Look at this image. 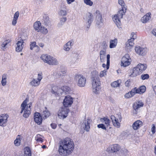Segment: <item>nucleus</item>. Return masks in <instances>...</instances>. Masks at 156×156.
I'll return each instance as SVG.
<instances>
[{"label": "nucleus", "instance_id": "obj_2", "mask_svg": "<svg viewBox=\"0 0 156 156\" xmlns=\"http://www.w3.org/2000/svg\"><path fill=\"white\" fill-rule=\"evenodd\" d=\"M92 88L94 94H98L100 93L101 90V82L98 76L92 78Z\"/></svg>", "mask_w": 156, "mask_h": 156}, {"label": "nucleus", "instance_id": "obj_9", "mask_svg": "<svg viewBox=\"0 0 156 156\" xmlns=\"http://www.w3.org/2000/svg\"><path fill=\"white\" fill-rule=\"evenodd\" d=\"M75 79L78 80V85L80 87L84 86L86 82V79L80 75H76L75 76Z\"/></svg>", "mask_w": 156, "mask_h": 156}, {"label": "nucleus", "instance_id": "obj_17", "mask_svg": "<svg viewBox=\"0 0 156 156\" xmlns=\"http://www.w3.org/2000/svg\"><path fill=\"white\" fill-rule=\"evenodd\" d=\"M119 146L116 144L111 145L108 148V149L112 152H117L119 150Z\"/></svg>", "mask_w": 156, "mask_h": 156}, {"label": "nucleus", "instance_id": "obj_41", "mask_svg": "<svg viewBox=\"0 0 156 156\" xmlns=\"http://www.w3.org/2000/svg\"><path fill=\"white\" fill-rule=\"evenodd\" d=\"M62 90V93L64 92L65 93L68 92L70 90V88L68 86H63L61 88Z\"/></svg>", "mask_w": 156, "mask_h": 156}, {"label": "nucleus", "instance_id": "obj_62", "mask_svg": "<svg viewBox=\"0 0 156 156\" xmlns=\"http://www.w3.org/2000/svg\"><path fill=\"white\" fill-rule=\"evenodd\" d=\"M61 73H60V75H64L66 74V71L65 70H62L60 72Z\"/></svg>", "mask_w": 156, "mask_h": 156}, {"label": "nucleus", "instance_id": "obj_29", "mask_svg": "<svg viewBox=\"0 0 156 156\" xmlns=\"http://www.w3.org/2000/svg\"><path fill=\"white\" fill-rule=\"evenodd\" d=\"M151 13L149 12L143 16L141 19V21L143 23H146L151 18L150 15Z\"/></svg>", "mask_w": 156, "mask_h": 156}, {"label": "nucleus", "instance_id": "obj_49", "mask_svg": "<svg viewBox=\"0 0 156 156\" xmlns=\"http://www.w3.org/2000/svg\"><path fill=\"white\" fill-rule=\"evenodd\" d=\"M125 98H129L133 97V96L131 93L130 91L126 94L124 96Z\"/></svg>", "mask_w": 156, "mask_h": 156}, {"label": "nucleus", "instance_id": "obj_8", "mask_svg": "<svg viewBox=\"0 0 156 156\" xmlns=\"http://www.w3.org/2000/svg\"><path fill=\"white\" fill-rule=\"evenodd\" d=\"M131 60L129 54H126L122 57L121 60V66L126 67L129 65Z\"/></svg>", "mask_w": 156, "mask_h": 156}, {"label": "nucleus", "instance_id": "obj_20", "mask_svg": "<svg viewBox=\"0 0 156 156\" xmlns=\"http://www.w3.org/2000/svg\"><path fill=\"white\" fill-rule=\"evenodd\" d=\"M111 118L112 120L113 125L117 128H119L120 127V123L119 122L118 119H116L113 115H111Z\"/></svg>", "mask_w": 156, "mask_h": 156}, {"label": "nucleus", "instance_id": "obj_60", "mask_svg": "<svg viewBox=\"0 0 156 156\" xmlns=\"http://www.w3.org/2000/svg\"><path fill=\"white\" fill-rule=\"evenodd\" d=\"M7 83V81L6 80H2L1 81V84L2 86H5Z\"/></svg>", "mask_w": 156, "mask_h": 156}, {"label": "nucleus", "instance_id": "obj_53", "mask_svg": "<svg viewBox=\"0 0 156 156\" xmlns=\"http://www.w3.org/2000/svg\"><path fill=\"white\" fill-rule=\"evenodd\" d=\"M59 14L62 16H64L66 14V12L65 10H61Z\"/></svg>", "mask_w": 156, "mask_h": 156}, {"label": "nucleus", "instance_id": "obj_16", "mask_svg": "<svg viewBox=\"0 0 156 156\" xmlns=\"http://www.w3.org/2000/svg\"><path fill=\"white\" fill-rule=\"evenodd\" d=\"M73 44V41L71 40L69 41L64 45L63 50L66 51H69Z\"/></svg>", "mask_w": 156, "mask_h": 156}, {"label": "nucleus", "instance_id": "obj_27", "mask_svg": "<svg viewBox=\"0 0 156 156\" xmlns=\"http://www.w3.org/2000/svg\"><path fill=\"white\" fill-rule=\"evenodd\" d=\"M100 121L103 123H105L106 126L108 127L110 126L111 121L107 118L104 117L101 118Z\"/></svg>", "mask_w": 156, "mask_h": 156}, {"label": "nucleus", "instance_id": "obj_26", "mask_svg": "<svg viewBox=\"0 0 156 156\" xmlns=\"http://www.w3.org/2000/svg\"><path fill=\"white\" fill-rule=\"evenodd\" d=\"M106 53L105 51L101 50L100 52V62H104L105 60Z\"/></svg>", "mask_w": 156, "mask_h": 156}, {"label": "nucleus", "instance_id": "obj_47", "mask_svg": "<svg viewBox=\"0 0 156 156\" xmlns=\"http://www.w3.org/2000/svg\"><path fill=\"white\" fill-rule=\"evenodd\" d=\"M20 139L17 138L14 141V144L16 146H18L20 145Z\"/></svg>", "mask_w": 156, "mask_h": 156}, {"label": "nucleus", "instance_id": "obj_6", "mask_svg": "<svg viewBox=\"0 0 156 156\" xmlns=\"http://www.w3.org/2000/svg\"><path fill=\"white\" fill-rule=\"evenodd\" d=\"M27 103V100H25L21 104L20 107L21 110L20 113H22L24 111V113L23 116L24 117L26 118L28 117L30 114V111L26 109Z\"/></svg>", "mask_w": 156, "mask_h": 156}, {"label": "nucleus", "instance_id": "obj_39", "mask_svg": "<svg viewBox=\"0 0 156 156\" xmlns=\"http://www.w3.org/2000/svg\"><path fill=\"white\" fill-rule=\"evenodd\" d=\"M50 112L47 109H46L45 111H43L42 115L43 118L45 119L48 117L50 116Z\"/></svg>", "mask_w": 156, "mask_h": 156}, {"label": "nucleus", "instance_id": "obj_46", "mask_svg": "<svg viewBox=\"0 0 156 156\" xmlns=\"http://www.w3.org/2000/svg\"><path fill=\"white\" fill-rule=\"evenodd\" d=\"M25 154L26 156H31V152L30 149L29 148H26V151H25Z\"/></svg>", "mask_w": 156, "mask_h": 156}, {"label": "nucleus", "instance_id": "obj_13", "mask_svg": "<svg viewBox=\"0 0 156 156\" xmlns=\"http://www.w3.org/2000/svg\"><path fill=\"white\" fill-rule=\"evenodd\" d=\"M51 92L56 96H59L62 93V90L58 87H54L52 88Z\"/></svg>", "mask_w": 156, "mask_h": 156}, {"label": "nucleus", "instance_id": "obj_21", "mask_svg": "<svg viewBox=\"0 0 156 156\" xmlns=\"http://www.w3.org/2000/svg\"><path fill=\"white\" fill-rule=\"evenodd\" d=\"M141 72L139 69V67L137 66L134 68L132 70V73L130 75L132 77L135 76L141 73Z\"/></svg>", "mask_w": 156, "mask_h": 156}, {"label": "nucleus", "instance_id": "obj_52", "mask_svg": "<svg viewBox=\"0 0 156 156\" xmlns=\"http://www.w3.org/2000/svg\"><path fill=\"white\" fill-rule=\"evenodd\" d=\"M19 16V11H17L15 13L13 18L18 20Z\"/></svg>", "mask_w": 156, "mask_h": 156}, {"label": "nucleus", "instance_id": "obj_44", "mask_svg": "<svg viewBox=\"0 0 156 156\" xmlns=\"http://www.w3.org/2000/svg\"><path fill=\"white\" fill-rule=\"evenodd\" d=\"M149 78V75L147 74H142L140 77L141 79L143 80L148 79Z\"/></svg>", "mask_w": 156, "mask_h": 156}, {"label": "nucleus", "instance_id": "obj_43", "mask_svg": "<svg viewBox=\"0 0 156 156\" xmlns=\"http://www.w3.org/2000/svg\"><path fill=\"white\" fill-rule=\"evenodd\" d=\"M30 49L31 50H32L34 48L36 47H37V48H39V46L36 45V42L35 41L31 42V44H30Z\"/></svg>", "mask_w": 156, "mask_h": 156}, {"label": "nucleus", "instance_id": "obj_35", "mask_svg": "<svg viewBox=\"0 0 156 156\" xmlns=\"http://www.w3.org/2000/svg\"><path fill=\"white\" fill-rule=\"evenodd\" d=\"M137 66L138 67H139V69L141 73L143 71L145 70L147 68V65L145 64L140 63L137 65Z\"/></svg>", "mask_w": 156, "mask_h": 156}, {"label": "nucleus", "instance_id": "obj_14", "mask_svg": "<svg viewBox=\"0 0 156 156\" xmlns=\"http://www.w3.org/2000/svg\"><path fill=\"white\" fill-rule=\"evenodd\" d=\"M96 26L97 27L100 28L103 25V20L101 14H99L96 16Z\"/></svg>", "mask_w": 156, "mask_h": 156}, {"label": "nucleus", "instance_id": "obj_15", "mask_svg": "<svg viewBox=\"0 0 156 156\" xmlns=\"http://www.w3.org/2000/svg\"><path fill=\"white\" fill-rule=\"evenodd\" d=\"M34 119L35 122L37 124L40 125L41 123L42 119L40 113H35L34 116Z\"/></svg>", "mask_w": 156, "mask_h": 156}, {"label": "nucleus", "instance_id": "obj_25", "mask_svg": "<svg viewBox=\"0 0 156 156\" xmlns=\"http://www.w3.org/2000/svg\"><path fill=\"white\" fill-rule=\"evenodd\" d=\"M91 122V120L89 119H87V120H84L85 128L84 129L87 132H88L90 130V123Z\"/></svg>", "mask_w": 156, "mask_h": 156}, {"label": "nucleus", "instance_id": "obj_61", "mask_svg": "<svg viewBox=\"0 0 156 156\" xmlns=\"http://www.w3.org/2000/svg\"><path fill=\"white\" fill-rule=\"evenodd\" d=\"M130 82V80H128L127 81H126L125 83V84L126 87H129L130 86V84H129V82Z\"/></svg>", "mask_w": 156, "mask_h": 156}, {"label": "nucleus", "instance_id": "obj_30", "mask_svg": "<svg viewBox=\"0 0 156 156\" xmlns=\"http://www.w3.org/2000/svg\"><path fill=\"white\" fill-rule=\"evenodd\" d=\"M40 84L39 81L37 80L36 79L33 78L30 82V84L32 87H37Z\"/></svg>", "mask_w": 156, "mask_h": 156}, {"label": "nucleus", "instance_id": "obj_24", "mask_svg": "<svg viewBox=\"0 0 156 156\" xmlns=\"http://www.w3.org/2000/svg\"><path fill=\"white\" fill-rule=\"evenodd\" d=\"M50 55L47 54H43L40 57V58L44 62L48 64V62L50 59Z\"/></svg>", "mask_w": 156, "mask_h": 156}, {"label": "nucleus", "instance_id": "obj_28", "mask_svg": "<svg viewBox=\"0 0 156 156\" xmlns=\"http://www.w3.org/2000/svg\"><path fill=\"white\" fill-rule=\"evenodd\" d=\"M48 64L52 65H57L58 64V61L55 58L51 56Z\"/></svg>", "mask_w": 156, "mask_h": 156}, {"label": "nucleus", "instance_id": "obj_19", "mask_svg": "<svg viewBox=\"0 0 156 156\" xmlns=\"http://www.w3.org/2000/svg\"><path fill=\"white\" fill-rule=\"evenodd\" d=\"M24 43L23 40H21L17 42L16 43L17 47L16 50L17 52H20L22 51L23 47V44Z\"/></svg>", "mask_w": 156, "mask_h": 156}, {"label": "nucleus", "instance_id": "obj_34", "mask_svg": "<svg viewBox=\"0 0 156 156\" xmlns=\"http://www.w3.org/2000/svg\"><path fill=\"white\" fill-rule=\"evenodd\" d=\"M117 39H116L111 40L110 42V48H115L117 45Z\"/></svg>", "mask_w": 156, "mask_h": 156}, {"label": "nucleus", "instance_id": "obj_33", "mask_svg": "<svg viewBox=\"0 0 156 156\" xmlns=\"http://www.w3.org/2000/svg\"><path fill=\"white\" fill-rule=\"evenodd\" d=\"M134 45L133 41V39H129L126 43V47L127 48H131L133 47Z\"/></svg>", "mask_w": 156, "mask_h": 156}, {"label": "nucleus", "instance_id": "obj_42", "mask_svg": "<svg viewBox=\"0 0 156 156\" xmlns=\"http://www.w3.org/2000/svg\"><path fill=\"white\" fill-rule=\"evenodd\" d=\"M119 3L122 6V9H123V10H126L125 3L123 0H119Z\"/></svg>", "mask_w": 156, "mask_h": 156}, {"label": "nucleus", "instance_id": "obj_22", "mask_svg": "<svg viewBox=\"0 0 156 156\" xmlns=\"http://www.w3.org/2000/svg\"><path fill=\"white\" fill-rule=\"evenodd\" d=\"M142 125V122L140 120H138L135 122L132 125V127L135 130L139 129L140 126Z\"/></svg>", "mask_w": 156, "mask_h": 156}, {"label": "nucleus", "instance_id": "obj_63", "mask_svg": "<svg viewBox=\"0 0 156 156\" xmlns=\"http://www.w3.org/2000/svg\"><path fill=\"white\" fill-rule=\"evenodd\" d=\"M51 128L53 129H55L57 125L55 123H52L51 124Z\"/></svg>", "mask_w": 156, "mask_h": 156}, {"label": "nucleus", "instance_id": "obj_64", "mask_svg": "<svg viewBox=\"0 0 156 156\" xmlns=\"http://www.w3.org/2000/svg\"><path fill=\"white\" fill-rule=\"evenodd\" d=\"M7 75L6 74H3L2 76V80H6Z\"/></svg>", "mask_w": 156, "mask_h": 156}, {"label": "nucleus", "instance_id": "obj_12", "mask_svg": "<svg viewBox=\"0 0 156 156\" xmlns=\"http://www.w3.org/2000/svg\"><path fill=\"white\" fill-rule=\"evenodd\" d=\"M9 115L7 114H2L0 115V126L4 127L6 125Z\"/></svg>", "mask_w": 156, "mask_h": 156}, {"label": "nucleus", "instance_id": "obj_40", "mask_svg": "<svg viewBox=\"0 0 156 156\" xmlns=\"http://www.w3.org/2000/svg\"><path fill=\"white\" fill-rule=\"evenodd\" d=\"M120 83L118 80L114 81L111 83V86L113 87H116L120 86Z\"/></svg>", "mask_w": 156, "mask_h": 156}, {"label": "nucleus", "instance_id": "obj_58", "mask_svg": "<svg viewBox=\"0 0 156 156\" xmlns=\"http://www.w3.org/2000/svg\"><path fill=\"white\" fill-rule=\"evenodd\" d=\"M151 34L156 37V28H154L151 31Z\"/></svg>", "mask_w": 156, "mask_h": 156}, {"label": "nucleus", "instance_id": "obj_1", "mask_svg": "<svg viewBox=\"0 0 156 156\" xmlns=\"http://www.w3.org/2000/svg\"><path fill=\"white\" fill-rule=\"evenodd\" d=\"M58 151L63 156H67L71 154L74 149V143L70 138H65L59 142Z\"/></svg>", "mask_w": 156, "mask_h": 156}, {"label": "nucleus", "instance_id": "obj_10", "mask_svg": "<svg viewBox=\"0 0 156 156\" xmlns=\"http://www.w3.org/2000/svg\"><path fill=\"white\" fill-rule=\"evenodd\" d=\"M136 53L140 55H145L147 51V49L146 47L140 46H136L135 48Z\"/></svg>", "mask_w": 156, "mask_h": 156}, {"label": "nucleus", "instance_id": "obj_18", "mask_svg": "<svg viewBox=\"0 0 156 156\" xmlns=\"http://www.w3.org/2000/svg\"><path fill=\"white\" fill-rule=\"evenodd\" d=\"M143 103L141 101H138L134 103L133 105V108L136 112L140 108L143 107L144 105Z\"/></svg>", "mask_w": 156, "mask_h": 156}, {"label": "nucleus", "instance_id": "obj_36", "mask_svg": "<svg viewBox=\"0 0 156 156\" xmlns=\"http://www.w3.org/2000/svg\"><path fill=\"white\" fill-rule=\"evenodd\" d=\"M41 32V33L44 34H46L48 32V30L45 27H44L43 26H41V27H40L39 30L38 32Z\"/></svg>", "mask_w": 156, "mask_h": 156}, {"label": "nucleus", "instance_id": "obj_51", "mask_svg": "<svg viewBox=\"0 0 156 156\" xmlns=\"http://www.w3.org/2000/svg\"><path fill=\"white\" fill-rule=\"evenodd\" d=\"M40 135H37V136L35 137V140L37 142H42L43 141V139L39 137L38 136Z\"/></svg>", "mask_w": 156, "mask_h": 156}, {"label": "nucleus", "instance_id": "obj_48", "mask_svg": "<svg viewBox=\"0 0 156 156\" xmlns=\"http://www.w3.org/2000/svg\"><path fill=\"white\" fill-rule=\"evenodd\" d=\"M107 70L105 69L103 71H101L99 74L100 76L101 77L104 76L106 75Z\"/></svg>", "mask_w": 156, "mask_h": 156}, {"label": "nucleus", "instance_id": "obj_4", "mask_svg": "<svg viewBox=\"0 0 156 156\" xmlns=\"http://www.w3.org/2000/svg\"><path fill=\"white\" fill-rule=\"evenodd\" d=\"M84 20L86 21L85 28L87 30L89 28L93 20V15L89 12L87 14L86 16L83 17Z\"/></svg>", "mask_w": 156, "mask_h": 156}, {"label": "nucleus", "instance_id": "obj_7", "mask_svg": "<svg viewBox=\"0 0 156 156\" xmlns=\"http://www.w3.org/2000/svg\"><path fill=\"white\" fill-rule=\"evenodd\" d=\"M146 87L144 85L140 86L139 88L135 87L132 89L130 91L132 94L133 96L136 94H143L146 91Z\"/></svg>", "mask_w": 156, "mask_h": 156}, {"label": "nucleus", "instance_id": "obj_59", "mask_svg": "<svg viewBox=\"0 0 156 156\" xmlns=\"http://www.w3.org/2000/svg\"><path fill=\"white\" fill-rule=\"evenodd\" d=\"M17 20H18L13 18L12 22V25L15 26L16 25Z\"/></svg>", "mask_w": 156, "mask_h": 156}, {"label": "nucleus", "instance_id": "obj_31", "mask_svg": "<svg viewBox=\"0 0 156 156\" xmlns=\"http://www.w3.org/2000/svg\"><path fill=\"white\" fill-rule=\"evenodd\" d=\"M41 24L39 21H37L35 22L34 24L33 27L35 30L37 31L38 32L41 27Z\"/></svg>", "mask_w": 156, "mask_h": 156}, {"label": "nucleus", "instance_id": "obj_56", "mask_svg": "<svg viewBox=\"0 0 156 156\" xmlns=\"http://www.w3.org/2000/svg\"><path fill=\"white\" fill-rule=\"evenodd\" d=\"M42 78V75L41 74H38L37 78L36 79L37 80L39 81L40 83V81H41Z\"/></svg>", "mask_w": 156, "mask_h": 156}, {"label": "nucleus", "instance_id": "obj_54", "mask_svg": "<svg viewBox=\"0 0 156 156\" xmlns=\"http://www.w3.org/2000/svg\"><path fill=\"white\" fill-rule=\"evenodd\" d=\"M131 37L130 39H133V41H134V40L136 39V35L134 33H132L131 34Z\"/></svg>", "mask_w": 156, "mask_h": 156}, {"label": "nucleus", "instance_id": "obj_3", "mask_svg": "<svg viewBox=\"0 0 156 156\" xmlns=\"http://www.w3.org/2000/svg\"><path fill=\"white\" fill-rule=\"evenodd\" d=\"M126 10H123L122 9L117 14L114 16L112 18L114 22L115 23L118 27L121 24L120 19H122L123 14L126 12Z\"/></svg>", "mask_w": 156, "mask_h": 156}, {"label": "nucleus", "instance_id": "obj_5", "mask_svg": "<svg viewBox=\"0 0 156 156\" xmlns=\"http://www.w3.org/2000/svg\"><path fill=\"white\" fill-rule=\"evenodd\" d=\"M69 111V109L65 107H62L58 112V117L61 119L65 118L68 115Z\"/></svg>", "mask_w": 156, "mask_h": 156}, {"label": "nucleus", "instance_id": "obj_11", "mask_svg": "<svg viewBox=\"0 0 156 156\" xmlns=\"http://www.w3.org/2000/svg\"><path fill=\"white\" fill-rule=\"evenodd\" d=\"M73 102V98L71 97L69 95H67L65 97L63 104V105L67 107L70 106Z\"/></svg>", "mask_w": 156, "mask_h": 156}, {"label": "nucleus", "instance_id": "obj_55", "mask_svg": "<svg viewBox=\"0 0 156 156\" xmlns=\"http://www.w3.org/2000/svg\"><path fill=\"white\" fill-rule=\"evenodd\" d=\"M155 125L154 124L152 125V128L151 129V132L152 134H154L155 133Z\"/></svg>", "mask_w": 156, "mask_h": 156}, {"label": "nucleus", "instance_id": "obj_37", "mask_svg": "<svg viewBox=\"0 0 156 156\" xmlns=\"http://www.w3.org/2000/svg\"><path fill=\"white\" fill-rule=\"evenodd\" d=\"M43 21L44 23L46 25H48L50 22L49 17L47 16H44L43 17Z\"/></svg>", "mask_w": 156, "mask_h": 156}, {"label": "nucleus", "instance_id": "obj_23", "mask_svg": "<svg viewBox=\"0 0 156 156\" xmlns=\"http://www.w3.org/2000/svg\"><path fill=\"white\" fill-rule=\"evenodd\" d=\"M10 42V40L8 39L2 42L1 44V48L3 51H5V49L9 47V44Z\"/></svg>", "mask_w": 156, "mask_h": 156}, {"label": "nucleus", "instance_id": "obj_45", "mask_svg": "<svg viewBox=\"0 0 156 156\" xmlns=\"http://www.w3.org/2000/svg\"><path fill=\"white\" fill-rule=\"evenodd\" d=\"M84 2L86 5L91 6L93 4V2L91 0H83Z\"/></svg>", "mask_w": 156, "mask_h": 156}, {"label": "nucleus", "instance_id": "obj_57", "mask_svg": "<svg viewBox=\"0 0 156 156\" xmlns=\"http://www.w3.org/2000/svg\"><path fill=\"white\" fill-rule=\"evenodd\" d=\"M31 104H32L31 103H30L29 104H27V105H26V109L30 111V110H31L30 107H31Z\"/></svg>", "mask_w": 156, "mask_h": 156}, {"label": "nucleus", "instance_id": "obj_32", "mask_svg": "<svg viewBox=\"0 0 156 156\" xmlns=\"http://www.w3.org/2000/svg\"><path fill=\"white\" fill-rule=\"evenodd\" d=\"M110 55L109 54H108L107 55V64L106 65L103 63L102 64V66L104 68H105L106 66L107 70L109 69L110 66Z\"/></svg>", "mask_w": 156, "mask_h": 156}, {"label": "nucleus", "instance_id": "obj_50", "mask_svg": "<svg viewBox=\"0 0 156 156\" xmlns=\"http://www.w3.org/2000/svg\"><path fill=\"white\" fill-rule=\"evenodd\" d=\"M98 127L99 128H101L103 129H104L105 130H106V127L103 124H100L98 125Z\"/></svg>", "mask_w": 156, "mask_h": 156}, {"label": "nucleus", "instance_id": "obj_38", "mask_svg": "<svg viewBox=\"0 0 156 156\" xmlns=\"http://www.w3.org/2000/svg\"><path fill=\"white\" fill-rule=\"evenodd\" d=\"M67 20L66 17H62L60 19V22L58 25V26L59 27H61L63 25L65 22Z\"/></svg>", "mask_w": 156, "mask_h": 156}]
</instances>
